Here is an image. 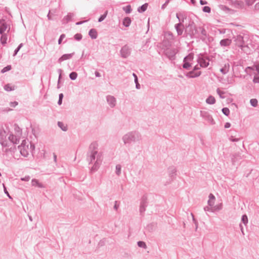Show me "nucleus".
<instances>
[{
	"label": "nucleus",
	"instance_id": "37998d69",
	"mask_svg": "<svg viewBox=\"0 0 259 259\" xmlns=\"http://www.w3.org/2000/svg\"><path fill=\"white\" fill-rule=\"evenodd\" d=\"M21 47H22V44H20L19 45V46L18 47V48H17V49L16 50L14 55H15L17 53V52L19 51V50L21 48Z\"/></svg>",
	"mask_w": 259,
	"mask_h": 259
},
{
	"label": "nucleus",
	"instance_id": "603ef678",
	"mask_svg": "<svg viewBox=\"0 0 259 259\" xmlns=\"http://www.w3.org/2000/svg\"><path fill=\"white\" fill-rule=\"evenodd\" d=\"M206 3L205 2H203V1H200V4L201 5H205V4H206Z\"/></svg>",
	"mask_w": 259,
	"mask_h": 259
},
{
	"label": "nucleus",
	"instance_id": "6e6d98bb",
	"mask_svg": "<svg viewBox=\"0 0 259 259\" xmlns=\"http://www.w3.org/2000/svg\"><path fill=\"white\" fill-rule=\"evenodd\" d=\"M21 180H22V181H28V179H27H27H25L22 178V179H21Z\"/></svg>",
	"mask_w": 259,
	"mask_h": 259
},
{
	"label": "nucleus",
	"instance_id": "4c0bfd02",
	"mask_svg": "<svg viewBox=\"0 0 259 259\" xmlns=\"http://www.w3.org/2000/svg\"><path fill=\"white\" fill-rule=\"evenodd\" d=\"M65 34H62L61 36H60V37L59 39V41H58V43L59 44H60L62 42V40H63V39L64 38H65Z\"/></svg>",
	"mask_w": 259,
	"mask_h": 259
},
{
	"label": "nucleus",
	"instance_id": "a211bd4d",
	"mask_svg": "<svg viewBox=\"0 0 259 259\" xmlns=\"http://www.w3.org/2000/svg\"><path fill=\"white\" fill-rule=\"evenodd\" d=\"M206 101L207 103L212 104L215 103V100L213 97L209 96Z\"/></svg>",
	"mask_w": 259,
	"mask_h": 259
},
{
	"label": "nucleus",
	"instance_id": "b1692460",
	"mask_svg": "<svg viewBox=\"0 0 259 259\" xmlns=\"http://www.w3.org/2000/svg\"><path fill=\"white\" fill-rule=\"evenodd\" d=\"M108 101L109 103L111 104L112 106L115 105V99L112 97H109L108 98Z\"/></svg>",
	"mask_w": 259,
	"mask_h": 259
},
{
	"label": "nucleus",
	"instance_id": "bb28decb",
	"mask_svg": "<svg viewBox=\"0 0 259 259\" xmlns=\"http://www.w3.org/2000/svg\"><path fill=\"white\" fill-rule=\"evenodd\" d=\"M11 69V65H8L7 66V67L4 68L2 70V73H5L7 71H8L9 70H10Z\"/></svg>",
	"mask_w": 259,
	"mask_h": 259
},
{
	"label": "nucleus",
	"instance_id": "9b49d317",
	"mask_svg": "<svg viewBox=\"0 0 259 259\" xmlns=\"http://www.w3.org/2000/svg\"><path fill=\"white\" fill-rule=\"evenodd\" d=\"M130 53L128 47L124 46L121 49V54L124 57H126Z\"/></svg>",
	"mask_w": 259,
	"mask_h": 259
},
{
	"label": "nucleus",
	"instance_id": "864d4df0",
	"mask_svg": "<svg viewBox=\"0 0 259 259\" xmlns=\"http://www.w3.org/2000/svg\"><path fill=\"white\" fill-rule=\"evenodd\" d=\"M62 100H61L60 99H59V101H58V104L59 105H61L62 104Z\"/></svg>",
	"mask_w": 259,
	"mask_h": 259
},
{
	"label": "nucleus",
	"instance_id": "412c9836",
	"mask_svg": "<svg viewBox=\"0 0 259 259\" xmlns=\"http://www.w3.org/2000/svg\"><path fill=\"white\" fill-rule=\"evenodd\" d=\"M177 31L179 35H181L183 31V28L181 25H178L177 26Z\"/></svg>",
	"mask_w": 259,
	"mask_h": 259
},
{
	"label": "nucleus",
	"instance_id": "c85d7f7f",
	"mask_svg": "<svg viewBox=\"0 0 259 259\" xmlns=\"http://www.w3.org/2000/svg\"><path fill=\"white\" fill-rule=\"evenodd\" d=\"M222 112L226 115H228L230 113V110L227 108H224L222 109Z\"/></svg>",
	"mask_w": 259,
	"mask_h": 259
},
{
	"label": "nucleus",
	"instance_id": "7ed1b4c3",
	"mask_svg": "<svg viewBox=\"0 0 259 259\" xmlns=\"http://www.w3.org/2000/svg\"><path fill=\"white\" fill-rule=\"evenodd\" d=\"M208 204L212 210H219L222 207L221 203L215 204V197L212 194L209 195Z\"/></svg>",
	"mask_w": 259,
	"mask_h": 259
},
{
	"label": "nucleus",
	"instance_id": "39448f33",
	"mask_svg": "<svg viewBox=\"0 0 259 259\" xmlns=\"http://www.w3.org/2000/svg\"><path fill=\"white\" fill-rule=\"evenodd\" d=\"M198 61L201 67H206L209 65V59L207 57H199Z\"/></svg>",
	"mask_w": 259,
	"mask_h": 259
},
{
	"label": "nucleus",
	"instance_id": "58836bf2",
	"mask_svg": "<svg viewBox=\"0 0 259 259\" xmlns=\"http://www.w3.org/2000/svg\"><path fill=\"white\" fill-rule=\"evenodd\" d=\"M254 2V0H246V2L248 6L252 5Z\"/></svg>",
	"mask_w": 259,
	"mask_h": 259
},
{
	"label": "nucleus",
	"instance_id": "6ab92c4d",
	"mask_svg": "<svg viewBox=\"0 0 259 259\" xmlns=\"http://www.w3.org/2000/svg\"><path fill=\"white\" fill-rule=\"evenodd\" d=\"M193 59V56L192 54H189L185 58L184 61L188 62V63H191V62Z\"/></svg>",
	"mask_w": 259,
	"mask_h": 259
},
{
	"label": "nucleus",
	"instance_id": "e433bc0d",
	"mask_svg": "<svg viewBox=\"0 0 259 259\" xmlns=\"http://www.w3.org/2000/svg\"><path fill=\"white\" fill-rule=\"evenodd\" d=\"M133 75L135 77V82L136 83V87H137V88H139V84L138 83V78H137V75L134 73L133 74Z\"/></svg>",
	"mask_w": 259,
	"mask_h": 259
},
{
	"label": "nucleus",
	"instance_id": "3c124183",
	"mask_svg": "<svg viewBox=\"0 0 259 259\" xmlns=\"http://www.w3.org/2000/svg\"><path fill=\"white\" fill-rule=\"evenodd\" d=\"M255 7L256 9H259V3L257 4H256Z\"/></svg>",
	"mask_w": 259,
	"mask_h": 259
},
{
	"label": "nucleus",
	"instance_id": "2eb2a0df",
	"mask_svg": "<svg viewBox=\"0 0 259 259\" xmlns=\"http://www.w3.org/2000/svg\"><path fill=\"white\" fill-rule=\"evenodd\" d=\"M89 35L92 38H96L97 36V32L94 29H91L89 32Z\"/></svg>",
	"mask_w": 259,
	"mask_h": 259
},
{
	"label": "nucleus",
	"instance_id": "8fccbe9b",
	"mask_svg": "<svg viewBox=\"0 0 259 259\" xmlns=\"http://www.w3.org/2000/svg\"><path fill=\"white\" fill-rule=\"evenodd\" d=\"M63 98V94H60L59 95V99H60L61 100H62Z\"/></svg>",
	"mask_w": 259,
	"mask_h": 259
},
{
	"label": "nucleus",
	"instance_id": "f3484780",
	"mask_svg": "<svg viewBox=\"0 0 259 259\" xmlns=\"http://www.w3.org/2000/svg\"><path fill=\"white\" fill-rule=\"evenodd\" d=\"M7 39L8 37L6 34H2V35L1 38V42L3 45H5L7 43Z\"/></svg>",
	"mask_w": 259,
	"mask_h": 259
},
{
	"label": "nucleus",
	"instance_id": "a19ab883",
	"mask_svg": "<svg viewBox=\"0 0 259 259\" xmlns=\"http://www.w3.org/2000/svg\"><path fill=\"white\" fill-rule=\"evenodd\" d=\"M18 105V103L17 102H11L10 103V106L11 107H16L17 105Z\"/></svg>",
	"mask_w": 259,
	"mask_h": 259
},
{
	"label": "nucleus",
	"instance_id": "f704fd0d",
	"mask_svg": "<svg viewBox=\"0 0 259 259\" xmlns=\"http://www.w3.org/2000/svg\"><path fill=\"white\" fill-rule=\"evenodd\" d=\"M253 81L255 83H259V73L254 76Z\"/></svg>",
	"mask_w": 259,
	"mask_h": 259
},
{
	"label": "nucleus",
	"instance_id": "9d476101",
	"mask_svg": "<svg viewBox=\"0 0 259 259\" xmlns=\"http://www.w3.org/2000/svg\"><path fill=\"white\" fill-rule=\"evenodd\" d=\"M231 43L232 40L228 38L222 39L220 41V45L223 47L229 46L231 45Z\"/></svg>",
	"mask_w": 259,
	"mask_h": 259
},
{
	"label": "nucleus",
	"instance_id": "a878e982",
	"mask_svg": "<svg viewBox=\"0 0 259 259\" xmlns=\"http://www.w3.org/2000/svg\"><path fill=\"white\" fill-rule=\"evenodd\" d=\"M77 74L76 72H73L70 74V77L71 79H75L77 77Z\"/></svg>",
	"mask_w": 259,
	"mask_h": 259
},
{
	"label": "nucleus",
	"instance_id": "49530a36",
	"mask_svg": "<svg viewBox=\"0 0 259 259\" xmlns=\"http://www.w3.org/2000/svg\"><path fill=\"white\" fill-rule=\"evenodd\" d=\"M230 123H229V122H227L225 125V128H229L230 127Z\"/></svg>",
	"mask_w": 259,
	"mask_h": 259
},
{
	"label": "nucleus",
	"instance_id": "de8ad7c7",
	"mask_svg": "<svg viewBox=\"0 0 259 259\" xmlns=\"http://www.w3.org/2000/svg\"><path fill=\"white\" fill-rule=\"evenodd\" d=\"M3 186H4V189H5V193H6V194H7L8 196L10 198H11L10 196L9 195V193H8V191H7V190H6V189L5 187V185H3Z\"/></svg>",
	"mask_w": 259,
	"mask_h": 259
},
{
	"label": "nucleus",
	"instance_id": "6e6552de",
	"mask_svg": "<svg viewBox=\"0 0 259 259\" xmlns=\"http://www.w3.org/2000/svg\"><path fill=\"white\" fill-rule=\"evenodd\" d=\"M195 26L193 25L188 26L186 28V31H188L190 34H195L197 30L195 29Z\"/></svg>",
	"mask_w": 259,
	"mask_h": 259
},
{
	"label": "nucleus",
	"instance_id": "dca6fc26",
	"mask_svg": "<svg viewBox=\"0 0 259 259\" xmlns=\"http://www.w3.org/2000/svg\"><path fill=\"white\" fill-rule=\"evenodd\" d=\"M131 19L128 17H126L124 19H123V24L126 26V27H128L130 24H131Z\"/></svg>",
	"mask_w": 259,
	"mask_h": 259
},
{
	"label": "nucleus",
	"instance_id": "c756f323",
	"mask_svg": "<svg viewBox=\"0 0 259 259\" xmlns=\"http://www.w3.org/2000/svg\"><path fill=\"white\" fill-rule=\"evenodd\" d=\"M107 13H108V11H106L105 12V14L103 15H102L99 19V22H101L106 17L107 15Z\"/></svg>",
	"mask_w": 259,
	"mask_h": 259
},
{
	"label": "nucleus",
	"instance_id": "20e7f679",
	"mask_svg": "<svg viewBox=\"0 0 259 259\" xmlns=\"http://www.w3.org/2000/svg\"><path fill=\"white\" fill-rule=\"evenodd\" d=\"M10 29V26L4 20L0 21V33L6 34Z\"/></svg>",
	"mask_w": 259,
	"mask_h": 259
},
{
	"label": "nucleus",
	"instance_id": "c03bdc74",
	"mask_svg": "<svg viewBox=\"0 0 259 259\" xmlns=\"http://www.w3.org/2000/svg\"><path fill=\"white\" fill-rule=\"evenodd\" d=\"M254 67L255 68L256 70L259 73V64L256 65L254 66Z\"/></svg>",
	"mask_w": 259,
	"mask_h": 259
},
{
	"label": "nucleus",
	"instance_id": "473e14b6",
	"mask_svg": "<svg viewBox=\"0 0 259 259\" xmlns=\"http://www.w3.org/2000/svg\"><path fill=\"white\" fill-rule=\"evenodd\" d=\"M138 244L139 247H144L145 248H146V245L145 243L143 241H139Z\"/></svg>",
	"mask_w": 259,
	"mask_h": 259
},
{
	"label": "nucleus",
	"instance_id": "4468645a",
	"mask_svg": "<svg viewBox=\"0 0 259 259\" xmlns=\"http://www.w3.org/2000/svg\"><path fill=\"white\" fill-rule=\"evenodd\" d=\"M72 56V54L64 55L59 59V61L60 62L63 61L64 60H66L71 58Z\"/></svg>",
	"mask_w": 259,
	"mask_h": 259
},
{
	"label": "nucleus",
	"instance_id": "2f4dec72",
	"mask_svg": "<svg viewBox=\"0 0 259 259\" xmlns=\"http://www.w3.org/2000/svg\"><path fill=\"white\" fill-rule=\"evenodd\" d=\"M191 66V63H188V62L184 61V64L183 65V67L186 69H188Z\"/></svg>",
	"mask_w": 259,
	"mask_h": 259
},
{
	"label": "nucleus",
	"instance_id": "72a5a7b5",
	"mask_svg": "<svg viewBox=\"0 0 259 259\" xmlns=\"http://www.w3.org/2000/svg\"><path fill=\"white\" fill-rule=\"evenodd\" d=\"M126 13H129L131 12V8L130 6H127L125 8H123Z\"/></svg>",
	"mask_w": 259,
	"mask_h": 259
},
{
	"label": "nucleus",
	"instance_id": "79ce46f5",
	"mask_svg": "<svg viewBox=\"0 0 259 259\" xmlns=\"http://www.w3.org/2000/svg\"><path fill=\"white\" fill-rule=\"evenodd\" d=\"M116 168V170H117V174L118 175H119L120 172V169H121L120 166L117 165Z\"/></svg>",
	"mask_w": 259,
	"mask_h": 259
},
{
	"label": "nucleus",
	"instance_id": "ea45409f",
	"mask_svg": "<svg viewBox=\"0 0 259 259\" xmlns=\"http://www.w3.org/2000/svg\"><path fill=\"white\" fill-rule=\"evenodd\" d=\"M75 38L77 40H79L81 38V35L80 34H77L76 35H75Z\"/></svg>",
	"mask_w": 259,
	"mask_h": 259
},
{
	"label": "nucleus",
	"instance_id": "5fc2aeb1",
	"mask_svg": "<svg viewBox=\"0 0 259 259\" xmlns=\"http://www.w3.org/2000/svg\"><path fill=\"white\" fill-rule=\"evenodd\" d=\"M202 33L205 35V31L204 30H202Z\"/></svg>",
	"mask_w": 259,
	"mask_h": 259
},
{
	"label": "nucleus",
	"instance_id": "aec40b11",
	"mask_svg": "<svg viewBox=\"0 0 259 259\" xmlns=\"http://www.w3.org/2000/svg\"><path fill=\"white\" fill-rule=\"evenodd\" d=\"M31 183H32V185L33 186L38 187H42L41 184L39 183V182L37 180H33L32 181Z\"/></svg>",
	"mask_w": 259,
	"mask_h": 259
},
{
	"label": "nucleus",
	"instance_id": "423d86ee",
	"mask_svg": "<svg viewBox=\"0 0 259 259\" xmlns=\"http://www.w3.org/2000/svg\"><path fill=\"white\" fill-rule=\"evenodd\" d=\"M235 45L239 47H241V48L243 47V45L244 44L243 38L241 35H238L237 36L235 40Z\"/></svg>",
	"mask_w": 259,
	"mask_h": 259
},
{
	"label": "nucleus",
	"instance_id": "4be33fe9",
	"mask_svg": "<svg viewBox=\"0 0 259 259\" xmlns=\"http://www.w3.org/2000/svg\"><path fill=\"white\" fill-rule=\"evenodd\" d=\"M59 126L64 131H66L67 130V126L64 125L63 122H58V123Z\"/></svg>",
	"mask_w": 259,
	"mask_h": 259
},
{
	"label": "nucleus",
	"instance_id": "a18cd8bd",
	"mask_svg": "<svg viewBox=\"0 0 259 259\" xmlns=\"http://www.w3.org/2000/svg\"><path fill=\"white\" fill-rule=\"evenodd\" d=\"M200 74V72L197 73L195 75H193L192 73H191V75L190 76L191 77H195V76H199Z\"/></svg>",
	"mask_w": 259,
	"mask_h": 259
},
{
	"label": "nucleus",
	"instance_id": "f8f14e48",
	"mask_svg": "<svg viewBox=\"0 0 259 259\" xmlns=\"http://www.w3.org/2000/svg\"><path fill=\"white\" fill-rule=\"evenodd\" d=\"M229 67L230 66L229 64H225L224 67L220 69V71L222 74H225L229 71Z\"/></svg>",
	"mask_w": 259,
	"mask_h": 259
},
{
	"label": "nucleus",
	"instance_id": "cd10ccee",
	"mask_svg": "<svg viewBox=\"0 0 259 259\" xmlns=\"http://www.w3.org/2000/svg\"><path fill=\"white\" fill-rule=\"evenodd\" d=\"M250 103L253 106L255 107L257 105V101L255 99H251Z\"/></svg>",
	"mask_w": 259,
	"mask_h": 259
},
{
	"label": "nucleus",
	"instance_id": "7c9ffc66",
	"mask_svg": "<svg viewBox=\"0 0 259 259\" xmlns=\"http://www.w3.org/2000/svg\"><path fill=\"white\" fill-rule=\"evenodd\" d=\"M242 222L246 225L248 222L247 217L246 215H243L242 217Z\"/></svg>",
	"mask_w": 259,
	"mask_h": 259
},
{
	"label": "nucleus",
	"instance_id": "f03ea898",
	"mask_svg": "<svg viewBox=\"0 0 259 259\" xmlns=\"http://www.w3.org/2000/svg\"><path fill=\"white\" fill-rule=\"evenodd\" d=\"M6 132L3 128H0V151L3 148L9 146V142L6 138Z\"/></svg>",
	"mask_w": 259,
	"mask_h": 259
},
{
	"label": "nucleus",
	"instance_id": "1a4fd4ad",
	"mask_svg": "<svg viewBox=\"0 0 259 259\" xmlns=\"http://www.w3.org/2000/svg\"><path fill=\"white\" fill-rule=\"evenodd\" d=\"M14 134L17 135L18 137H21L22 135V130L17 125L15 124L14 126Z\"/></svg>",
	"mask_w": 259,
	"mask_h": 259
},
{
	"label": "nucleus",
	"instance_id": "4d7b16f0",
	"mask_svg": "<svg viewBox=\"0 0 259 259\" xmlns=\"http://www.w3.org/2000/svg\"><path fill=\"white\" fill-rule=\"evenodd\" d=\"M54 158H55V160H56V155H54Z\"/></svg>",
	"mask_w": 259,
	"mask_h": 259
},
{
	"label": "nucleus",
	"instance_id": "f257e3e1",
	"mask_svg": "<svg viewBox=\"0 0 259 259\" xmlns=\"http://www.w3.org/2000/svg\"><path fill=\"white\" fill-rule=\"evenodd\" d=\"M34 145L28 140H23L19 146L20 153L24 157H27L29 154L34 149Z\"/></svg>",
	"mask_w": 259,
	"mask_h": 259
},
{
	"label": "nucleus",
	"instance_id": "0eeeda50",
	"mask_svg": "<svg viewBox=\"0 0 259 259\" xmlns=\"http://www.w3.org/2000/svg\"><path fill=\"white\" fill-rule=\"evenodd\" d=\"M20 137H18L17 135L14 134L12 133L10 136H9V140L11 141L13 144H16L20 140Z\"/></svg>",
	"mask_w": 259,
	"mask_h": 259
},
{
	"label": "nucleus",
	"instance_id": "393cba45",
	"mask_svg": "<svg viewBox=\"0 0 259 259\" xmlns=\"http://www.w3.org/2000/svg\"><path fill=\"white\" fill-rule=\"evenodd\" d=\"M148 5L147 4H145L142 6L139 9V12H144L147 8Z\"/></svg>",
	"mask_w": 259,
	"mask_h": 259
},
{
	"label": "nucleus",
	"instance_id": "5701e85b",
	"mask_svg": "<svg viewBox=\"0 0 259 259\" xmlns=\"http://www.w3.org/2000/svg\"><path fill=\"white\" fill-rule=\"evenodd\" d=\"M5 89L7 91H11L14 89V86H13L10 84H8L5 86Z\"/></svg>",
	"mask_w": 259,
	"mask_h": 259
},
{
	"label": "nucleus",
	"instance_id": "ddd939ff",
	"mask_svg": "<svg viewBox=\"0 0 259 259\" xmlns=\"http://www.w3.org/2000/svg\"><path fill=\"white\" fill-rule=\"evenodd\" d=\"M97 147V145L96 143H93L90 146V148L93 150L92 157L93 159H95V155L97 153V151H95Z\"/></svg>",
	"mask_w": 259,
	"mask_h": 259
},
{
	"label": "nucleus",
	"instance_id": "09e8293b",
	"mask_svg": "<svg viewBox=\"0 0 259 259\" xmlns=\"http://www.w3.org/2000/svg\"><path fill=\"white\" fill-rule=\"evenodd\" d=\"M95 74L97 77H100L101 76L100 73L98 71L95 72Z\"/></svg>",
	"mask_w": 259,
	"mask_h": 259
},
{
	"label": "nucleus",
	"instance_id": "c9c22d12",
	"mask_svg": "<svg viewBox=\"0 0 259 259\" xmlns=\"http://www.w3.org/2000/svg\"><path fill=\"white\" fill-rule=\"evenodd\" d=\"M203 10L205 12L209 13L210 11V8L209 7L205 6L203 8Z\"/></svg>",
	"mask_w": 259,
	"mask_h": 259
}]
</instances>
